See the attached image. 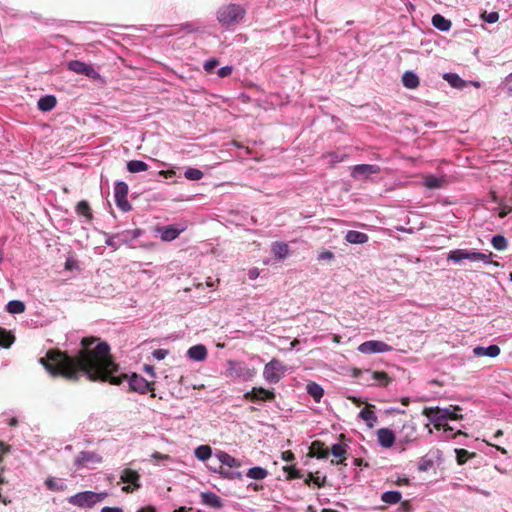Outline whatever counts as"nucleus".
I'll use <instances>...</instances> for the list:
<instances>
[{
  "mask_svg": "<svg viewBox=\"0 0 512 512\" xmlns=\"http://www.w3.org/2000/svg\"><path fill=\"white\" fill-rule=\"evenodd\" d=\"M39 363L52 377L72 382L85 377L92 382H108L116 386L128 381L130 391L140 394L150 391L151 397H155L154 382H148L135 373L130 377L125 373L119 374L120 367L113 359L110 346L97 337H84L75 356L56 348L49 349Z\"/></svg>",
  "mask_w": 512,
  "mask_h": 512,
  "instance_id": "nucleus-1",
  "label": "nucleus"
},
{
  "mask_svg": "<svg viewBox=\"0 0 512 512\" xmlns=\"http://www.w3.org/2000/svg\"><path fill=\"white\" fill-rule=\"evenodd\" d=\"M462 408L458 405H451L449 408L439 407H426L423 409V415H425L433 424L437 430L441 429V422L445 420H462L463 415L458 414Z\"/></svg>",
  "mask_w": 512,
  "mask_h": 512,
  "instance_id": "nucleus-2",
  "label": "nucleus"
},
{
  "mask_svg": "<svg viewBox=\"0 0 512 512\" xmlns=\"http://www.w3.org/2000/svg\"><path fill=\"white\" fill-rule=\"evenodd\" d=\"M246 15V10L239 4H228L220 7L217 11V20L224 26L229 27L240 23Z\"/></svg>",
  "mask_w": 512,
  "mask_h": 512,
  "instance_id": "nucleus-3",
  "label": "nucleus"
},
{
  "mask_svg": "<svg viewBox=\"0 0 512 512\" xmlns=\"http://www.w3.org/2000/svg\"><path fill=\"white\" fill-rule=\"evenodd\" d=\"M107 497L106 492L95 493L92 491L79 492L68 498V502L81 508H90Z\"/></svg>",
  "mask_w": 512,
  "mask_h": 512,
  "instance_id": "nucleus-4",
  "label": "nucleus"
},
{
  "mask_svg": "<svg viewBox=\"0 0 512 512\" xmlns=\"http://www.w3.org/2000/svg\"><path fill=\"white\" fill-rule=\"evenodd\" d=\"M285 372V365L280 360L273 358L264 366L263 377L269 383H278Z\"/></svg>",
  "mask_w": 512,
  "mask_h": 512,
  "instance_id": "nucleus-5",
  "label": "nucleus"
},
{
  "mask_svg": "<svg viewBox=\"0 0 512 512\" xmlns=\"http://www.w3.org/2000/svg\"><path fill=\"white\" fill-rule=\"evenodd\" d=\"M127 195L128 185L123 181L117 182L114 187V198L117 207L123 212H128L131 210V205L127 199Z\"/></svg>",
  "mask_w": 512,
  "mask_h": 512,
  "instance_id": "nucleus-6",
  "label": "nucleus"
},
{
  "mask_svg": "<svg viewBox=\"0 0 512 512\" xmlns=\"http://www.w3.org/2000/svg\"><path fill=\"white\" fill-rule=\"evenodd\" d=\"M227 375L243 380H250L255 375V369H251L243 363L229 361Z\"/></svg>",
  "mask_w": 512,
  "mask_h": 512,
  "instance_id": "nucleus-7",
  "label": "nucleus"
},
{
  "mask_svg": "<svg viewBox=\"0 0 512 512\" xmlns=\"http://www.w3.org/2000/svg\"><path fill=\"white\" fill-rule=\"evenodd\" d=\"M102 462V457L95 452L82 451L78 454L75 459V465L77 468H95L97 464Z\"/></svg>",
  "mask_w": 512,
  "mask_h": 512,
  "instance_id": "nucleus-8",
  "label": "nucleus"
},
{
  "mask_svg": "<svg viewBox=\"0 0 512 512\" xmlns=\"http://www.w3.org/2000/svg\"><path fill=\"white\" fill-rule=\"evenodd\" d=\"M120 479L123 483H128V484L133 485V486L126 485L122 488V490L126 493H131L135 489L140 488V483H139L140 475L135 470L125 468L121 473Z\"/></svg>",
  "mask_w": 512,
  "mask_h": 512,
  "instance_id": "nucleus-9",
  "label": "nucleus"
},
{
  "mask_svg": "<svg viewBox=\"0 0 512 512\" xmlns=\"http://www.w3.org/2000/svg\"><path fill=\"white\" fill-rule=\"evenodd\" d=\"M392 347L382 341L370 340L358 346V351L363 354L383 353L391 351Z\"/></svg>",
  "mask_w": 512,
  "mask_h": 512,
  "instance_id": "nucleus-10",
  "label": "nucleus"
},
{
  "mask_svg": "<svg viewBox=\"0 0 512 512\" xmlns=\"http://www.w3.org/2000/svg\"><path fill=\"white\" fill-rule=\"evenodd\" d=\"M67 68L74 73L82 74L93 79L99 77L98 72L90 64L79 60H72L68 62Z\"/></svg>",
  "mask_w": 512,
  "mask_h": 512,
  "instance_id": "nucleus-11",
  "label": "nucleus"
},
{
  "mask_svg": "<svg viewBox=\"0 0 512 512\" xmlns=\"http://www.w3.org/2000/svg\"><path fill=\"white\" fill-rule=\"evenodd\" d=\"M378 165L359 164L352 168L351 176L357 180L368 179L370 175L378 174L380 172Z\"/></svg>",
  "mask_w": 512,
  "mask_h": 512,
  "instance_id": "nucleus-12",
  "label": "nucleus"
},
{
  "mask_svg": "<svg viewBox=\"0 0 512 512\" xmlns=\"http://www.w3.org/2000/svg\"><path fill=\"white\" fill-rule=\"evenodd\" d=\"M244 398L252 402L272 401L275 399V393L263 387H254L251 391L244 394Z\"/></svg>",
  "mask_w": 512,
  "mask_h": 512,
  "instance_id": "nucleus-13",
  "label": "nucleus"
},
{
  "mask_svg": "<svg viewBox=\"0 0 512 512\" xmlns=\"http://www.w3.org/2000/svg\"><path fill=\"white\" fill-rule=\"evenodd\" d=\"M377 440L383 448H390L395 443V434L391 429L380 428L377 430Z\"/></svg>",
  "mask_w": 512,
  "mask_h": 512,
  "instance_id": "nucleus-14",
  "label": "nucleus"
},
{
  "mask_svg": "<svg viewBox=\"0 0 512 512\" xmlns=\"http://www.w3.org/2000/svg\"><path fill=\"white\" fill-rule=\"evenodd\" d=\"M308 455L318 459H326L329 455V449L325 447L323 442L315 440L311 443Z\"/></svg>",
  "mask_w": 512,
  "mask_h": 512,
  "instance_id": "nucleus-15",
  "label": "nucleus"
},
{
  "mask_svg": "<svg viewBox=\"0 0 512 512\" xmlns=\"http://www.w3.org/2000/svg\"><path fill=\"white\" fill-rule=\"evenodd\" d=\"M329 453H331L336 458V460H331V464L346 465L345 460L347 452L344 445L339 443L332 445L331 449L329 450Z\"/></svg>",
  "mask_w": 512,
  "mask_h": 512,
  "instance_id": "nucleus-16",
  "label": "nucleus"
},
{
  "mask_svg": "<svg viewBox=\"0 0 512 512\" xmlns=\"http://www.w3.org/2000/svg\"><path fill=\"white\" fill-rule=\"evenodd\" d=\"M501 350L498 345H490L488 347L477 346L473 349V354L477 357L488 356L495 358L500 354Z\"/></svg>",
  "mask_w": 512,
  "mask_h": 512,
  "instance_id": "nucleus-17",
  "label": "nucleus"
},
{
  "mask_svg": "<svg viewBox=\"0 0 512 512\" xmlns=\"http://www.w3.org/2000/svg\"><path fill=\"white\" fill-rule=\"evenodd\" d=\"M448 260L454 261L456 263L462 260H470L473 261V252H469L463 249H456L449 252L447 256Z\"/></svg>",
  "mask_w": 512,
  "mask_h": 512,
  "instance_id": "nucleus-18",
  "label": "nucleus"
},
{
  "mask_svg": "<svg viewBox=\"0 0 512 512\" xmlns=\"http://www.w3.org/2000/svg\"><path fill=\"white\" fill-rule=\"evenodd\" d=\"M368 239L367 234L355 230H349L345 235V240L351 244H364Z\"/></svg>",
  "mask_w": 512,
  "mask_h": 512,
  "instance_id": "nucleus-19",
  "label": "nucleus"
},
{
  "mask_svg": "<svg viewBox=\"0 0 512 512\" xmlns=\"http://www.w3.org/2000/svg\"><path fill=\"white\" fill-rule=\"evenodd\" d=\"M216 456L218 458L220 465L222 466H226L228 468L240 467V462L226 452L220 451Z\"/></svg>",
  "mask_w": 512,
  "mask_h": 512,
  "instance_id": "nucleus-20",
  "label": "nucleus"
},
{
  "mask_svg": "<svg viewBox=\"0 0 512 512\" xmlns=\"http://www.w3.org/2000/svg\"><path fill=\"white\" fill-rule=\"evenodd\" d=\"M431 22L436 29L443 32L449 31L450 28L452 27V22L446 19L441 14L433 15Z\"/></svg>",
  "mask_w": 512,
  "mask_h": 512,
  "instance_id": "nucleus-21",
  "label": "nucleus"
},
{
  "mask_svg": "<svg viewBox=\"0 0 512 512\" xmlns=\"http://www.w3.org/2000/svg\"><path fill=\"white\" fill-rule=\"evenodd\" d=\"M190 359L203 361L207 357V349L204 345H195L189 348L187 352Z\"/></svg>",
  "mask_w": 512,
  "mask_h": 512,
  "instance_id": "nucleus-22",
  "label": "nucleus"
},
{
  "mask_svg": "<svg viewBox=\"0 0 512 512\" xmlns=\"http://www.w3.org/2000/svg\"><path fill=\"white\" fill-rule=\"evenodd\" d=\"M214 472L219 473L223 478L234 480L241 479L242 474L237 470H232L233 468H228L226 466L219 465L218 468H211Z\"/></svg>",
  "mask_w": 512,
  "mask_h": 512,
  "instance_id": "nucleus-23",
  "label": "nucleus"
},
{
  "mask_svg": "<svg viewBox=\"0 0 512 512\" xmlns=\"http://www.w3.org/2000/svg\"><path fill=\"white\" fill-rule=\"evenodd\" d=\"M161 232V239L163 241H172L178 237L181 230L176 228L174 225H168L165 227L158 228Z\"/></svg>",
  "mask_w": 512,
  "mask_h": 512,
  "instance_id": "nucleus-24",
  "label": "nucleus"
},
{
  "mask_svg": "<svg viewBox=\"0 0 512 512\" xmlns=\"http://www.w3.org/2000/svg\"><path fill=\"white\" fill-rule=\"evenodd\" d=\"M374 408V405L369 404L359 413L361 419H363L369 427H373L374 423L377 421V416L373 410Z\"/></svg>",
  "mask_w": 512,
  "mask_h": 512,
  "instance_id": "nucleus-25",
  "label": "nucleus"
},
{
  "mask_svg": "<svg viewBox=\"0 0 512 512\" xmlns=\"http://www.w3.org/2000/svg\"><path fill=\"white\" fill-rule=\"evenodd\" d=\"M202 502L213 508L222 507V501L218 495L213 492H204L201 494Z\"/></svg>",
  "mask_w": 512,
  "mask_h": 512,
  "instance_id": "nucleus-26",
  "label": "nucleus"
},
{
  "mask_svg": "<svg viewBox=\"0 0 512 512\" xmlns=\"http://www.w3.org/2000/svg\"><path fill=\"white\" fill-rule=\"evenodd\" d=\"M402 83L408 89H416L419 84V77L412 71H406L402 76Z\"/></svg>",
  "mask_w": 512,
  "mask_h": 512,
  "instance_id": "nucleus-27",
  "label": "nucleus"
},
{
  "mask_svg": "<svg viewBox=\"0 0 512 512\" xmlns=\"http://www.w3.org/2000/svg\"><path fill=\"white\" fill-rule=\"evenodd\" d=\"M306 391L316 402H320L324 395L323 388L315 382H309L306 385Z\"/></svg>",
  "mask_w": 512,
  "mask_h": 512,
  "instance_id": "nucleus-28",
  "label": "nucleus"
},
{
  "mask_svg": "<svg viewBox=\"0 0 512 512\" xmlns=\"http://www.w3.org/2000/svg\"><path fill=\"white\" fill-rule=\"evenodd\" d=\"M57 104V100L52 95L43 96L38 101V108L43 112L51 111Z\"/></svg>",
  "mask_w": 512,
  "mask_h": 512,
  "instance_id": "nucleus-29",
  "label": "nucleus"
},
{
  "mask_svg": "<svg viewBox=\"0 0 512 512\" xmlns=\"http://www.w3.org/2000/svg\"><path fill=\"white\" fill-rule=\"evenodd\" d=\"M76 213L79 216H83L86 220L91 221L93 219V214L90 208L89 203L86 200H81L76 205Z\"/></svg>",
  "mask_w": 512,
  "mask_h": 512,
  "instance_id": "nucleus-30",
  "label": "nucleus"
},
{
  "mask_svg": "<svg viewBox=\"0 0 512 512\" xmlns=\"http://www.w3.org/2000/svg\"><path fill=\"white\" fill-rule=\"evenodd\" d=\"M366 372L371 373L372 379L377 381L379 383V385L382 386V387H387L391 383L392 379L384 371H373V372H371L370 370H366Z\"/></svg>",
  "mask_w": 512,
  "mask_h": 512,
  "instance_id": "nucleus-31",
  "label": "nucleus"
},
{
  "mask_svg": "<svg viewBox=\"0 0 512 512\" xmlns=\"http://www.w3.org/2000/svg\"><path fill=\"white\" fill-rule=\"evenodd\" d=\"M272 252L275 258L283 260L289 253V247L286 243L275 242L272 246Z\"/></svg>",
  "mask_w": 512,
  "mask_h": 512,
  "instance_id": "nucleus-32",
  "label": "nucleus"
},
{
  "mask_svg": "<svg viewBox=\"0 0 512 512\" xmlns=\"http://www.w3.org/2000/svg\"><path fill=\"white\" fill-rule=\"evenodd\" d=\"M402 494L399 491H387L381 496V500L387 504H397L401 501Z\"/></svg>",
  "mask_w": 512,
  "mask_h": 512,
  "instance_id": "nucleus-33",
  "label": "nucleus"
},
{
  "mask_svg": "<svg viewBox=\"0 0 512 512\" xmlns=\"http://www.w3.org/2000/svg\"><path fill=\"white\" fill-rule=\"evenodd\" d=\"M127 170L130 173H138L148 170V165L141 160H131L127 163Z\"/></svg>",
  "mask_w": 512,
  "mask_h": 512,
  "instance_id": "nucleus-34",
  "label": "nucleus"
},
{
  "mask_svg": "<svg viewBox=\"0 0 512 512\" xmlns=\"http://www.w3.org/2000/svg\"><path fill=\"white\" fill-rule=\"evenodd\" d=\"M194 454L197 459L205 461L211 457L212 449L209 445H200L195 449Z\"/></svg>",
  "mask_w": 512,
  "mask_h": 512,
  "instance_id": "nucleus-35",
  "label": "nucleus"
},
{
  "mask_svg": "<svg viewBox=\"0 0 512 512\" xmlns=\"http://www.w3.org/2000/svg\"><path fill=\"white\" fill-rule=\"evenodd\" d=\"M46 487L53 492H61L64 491L66 486L63 482L56 480L53 477H49L45 481Z\"/></svg>",
  "mask_w": 512,
  "mask_h": 512,
  "instance_id": "nucleus-36",
  "label": "nucleus"
},
{
  "mask_svg": "<svg viewBox=\"0 0 512 512\" xmlns=\"http://www.w3.org/2000/svg\"><path fill=\"white\" fill-rule=\"evenodd\" d=\"M6 308L11 314H21L25 311V304L19 300H11L8 302Z\"/></svg>",
  "mask_w": 512,
  "mask_h": 512,
  "instance_id": "nucleus-37",
  "label": "nucleus"
},
{
  "mask_svg": "<svg viewBox=\"0 0 512 512\" xmlns=\"http://www.w3.org/2000/svg\"><path fill=\"white\" fill-rule=\"evenodd\" d=\"M14 340V335L0 327V346L9 348L13 344Z\"/></svg>",
  "mask_w": 512,
  "mask_h": 512,
  "instance_id": "nucleus-38",
  "label": "nucleus"
},
{
  "mask_svg": "<svg viewBox=\"0 0 512 512\" xmlns=\"http://www.w3.org/2000/svg\"><path fill=\"white\" fill-rule=\"evenodd\" d=\"M246 475L251 479L262 480L268 475V471L262 467H253L248 470Z\"/></svg>",
  "mask_w": 512,
  "mask_h": 512,
  "instance_id": "nucleus-39",
  "label": "nucleus"
},
{
  "mask_svg": "<svg viewBox=\"0 0 512 512\" xmlns=\"http://www.w3.org/2000/svg\"><path fill=\"white\" fill-rule=\"evenodd\" d=\"M492 255H493V253H491V252L489 254H485L482 252L473 251V261H483L484 263L492 264V265L498 267L499 262L493 261L490 259Z\"/></svg>",
  "mask_w": 512,
  "mask_h": 512,
  "instance_id": "nucleus-40",
  "label": "nucleus"
},
{
  "mask_svg": "<svg viewBox=\"0 0 512 512\" xmlns=\"http://www.w3.org/2000/svg\"><path fill=\"white\" fill-rule=\"evenodd\" d=\"M325 159H329V163L331 166H334L336 163L342 162L346 159V154H341L339 152H327L322 156Z\"/></svg>",
  "mask_w": 512,
  "mask_h": 512,
  "instance_id": "nucleus-41",
  "label": "nucleus"
},
{
  "mask_svg": "<svg viewBox=\"0 0 512 512\" xmlns=\"http://www.w3.org/2000/svg\"><path fill=\"white\" fill-rule=\"evenodd\" d=\"M492 246L496 250H505L508 246L507 239L503 235H495L491 240Z\"/></svg>",
  "mask_w": 512,
  "mask_h": 512,
  "instance_id": "nucleus-42",
  "label": "nucleus"
},
{
  "mask_svg": "<svg viewBox=\"0 0 512 512\" xmlns=\"http://www.w3.org/2000/svg\"><path fill=\"white\" fill-rule=\"evenodd\" d=\"M455 452H456L457 462L460 465L466 463L469 458H472L475 456V453H471L468 450L463 449V448L456 449Z\"/></svg>",
  "mask_w": 512,
  "mask_h": 512,
  "instance_id": "nucleus-43",
  "label": "nucleus"
},
{
  "mask_svg": "<svg viewBox=\"0 0 512 512\" xmlns=\"http://www.w3.org/2000/svg\"><path fill=\"white\" fill-rule=\"evenodd\" d=\"M443 78L455 88H459L463 85V80L455 73H445Z\"/></svg>",
  "mask_w": 512,
  "mask_h": 512,
  "instance_id": "nucleus-44",
  "label": "nucleus"
},
{
  "mask_svg": "<svg viewBox=\"0 0 512 512\" xmlns=\"http://www.w3.org/2000/svg\"><path fill=\"white\" fill-rule=\"evenodd\" d=\"M184 176L188 180L198 181L203 178L204 174L201 170L197 168H188L185 171Z\"/></svg>",
  "mask_w": 512,
  "mask_h": 512,
  "instance_id": "nucleus-45",
  "label": "nucleus"
},
{
  "mask_svg": "<svg viewBox=\"0 0 512 512\" xmlns=\"http://www.w3.org/2000/svg\"><path fill=\"white\" fill-rule=\"evenodd\" d=\"M442 184L443 180L433 175L427 176L424 182V185L429 189L440 188Z\"/></svg>",
  "mask_w": 512,
  "mask_h": 512,
  "instance_id": "nucleus-46",
  "label": "nucleus"
},
{
  "mask_svg": "<svg viewBox=\"0 0 512 512\" xmlns=\"http://www.w3.org/2000/svg\"><path fill=\"white\" fill-rule=\"evenodd\" d=\"M283 469L287 472V480L299 479L302 477L301 472L294 466H285Z\"/></svg>",
  "mask_w": 512,
  "mask_h": 512,
  "instance_id": "nucleus-47",
  "label": "nucleus"
},
{
  "mask_svg": "<svg viewBox=\"0 0 512 512\" xmlns=\"http://www.w3.org/2000/svg\"><path fill=\"white\" fill-rule=\"evenodd\" d=\"M481 19L487 23H495L499 20V13L498 12H486L484 11L481 15H480Z\"/></svg>",
  "mask_w": 512,
  "mask_h": 512,
  "instance_id": "nucleus-48",
  "label": "nucleus"
},
{
  "mask_svg": "<svg viewBox=\"0 0 512 512\" xmlns=\"http://www.w3.org/2000/svg\"><path fill=\"white\" fill-rule=\"evenodd\" d=\"M434 465V462L431 459H422L419 463L418 469L422 472H427Z\"/></svg>",
  "mask_w": 512,
  "mask_h": 512,
  "instance_id": "nucleus-49",
  "label": "nucleus"
},
{
  "mask_svg": "<svg viewBox=\"0 0 512 512\" xmlns=\"http://www.w3.org/2000/svg\"><path fill=\"white\" fill-rule=\"evenodd\" d=\"M334 258V254L333 252L329 251V250H322L319 254H318V260L319 261H329V260H332Z\"/></svg>",
  "mask_w": 512,
  "mask_h": 512,
  "instance_id": "nucleus-50",
  "label": "nucleus"
},
{
  "mask_svg": "<svg viewBox=\"0 0 512 512\" xmlns=\"http://www.w3.org/2000/svg\"><path fill=\"white\" fill-rule=\"evenodd\" d=\"M232 71H233L232 66H224L217 71V74L220 78H224V77L231 75Z\"/></svg>",
  "mask_w": 512,
  "mask_h": 512,
  "instance_id": "nucleus-51",
  "label": "nucleus"
},
{
  "mask_svg": "<svg viewBox=\"0 0 512 512\" xmlns=\"http://www.w3.org/2000/svg\"><path fill=\"white\" fill-rule=\"evenodd\" d=\"M217 65H218V60L210 59L205 62L204 69L206 72L211 73Z\"/></svg>",
  "mask_w": 512,
  "mask_h": 512,
  "instance_id": "nucleus-52",
  "label": "nucleus"
},
{
  "mask_svg": "<svg viewBox=\"0 0 512 512\" xmlns=\"http://www.w3.org/2000/svg\"><path fill=\"white\" fill-rule=\"evenodd\" d=\"M168 354V351L165 349H156L153 351L152 355L157 360H163Z\"/></svg>",
  "mask_w": 512,
  "mask_h": 512,
  "instance_id": "nucleus-53",
  "label": "nucleus"
},
{
  "mask_svg": "<svg viewBox=\"0 0 512 512\" xmlns=\"http://www.w3.org/2000/svg\"><path fill=\"white\" fill-rule=\"evenodd\" d=\"M510 212H512V206H510L508 204H503V205H501V208H500L499 217L504 218Z\"/></svg>",
  "mask_w": 512,
  "mask_h": 512,
  "instance_id": "nucleus-54",
  "label": "nucleus"
},
{
  "mask_svg": "<svg viewBox=\"0 0 512 512\" xmlns=\"http://www.w3.org/2000/svg\"><path fill=\"white\" fill-rule=\"evenodd\" d=\"M295 458L294 454L288 450V451H285L282 453V459L286 462H290V461H293Z\"/></svg>",
  "mask_w": 512,
  "mask_h": 512,
  "instance_id": "nucleus-55",
  "label": "nucleus"
},
{
  "mask_svg": "<svg viewBox=\"0 0 512 512\" xmlns=\"http://www.w3.org/2000/svg\"><path fill=\"white\" fill-rule=\"evenodd\" d=\"M151 456L155 460H168L169 459V455L162 454V453L157 452V451H155Z\"/></svg>",
  "mask_w": 512,
  "mask_h": 512,
  "instance_id": "nucleus-56",
  "label": "nucleus"
},
{
  "mask_svg": "<svg viewBox=\"0 0 512 512\" xmlns=\"http://www.w3.org/2000/svg\"><path fill=\"white\" fill-rule=\"evenodd\" d=\"M175 171L173 169H170V170H161L159 171V175L165 177V178H172L173 176H175Z\"/></svg>",
  "mask_w": 512,
  "mask_h": 512,
  "instance_id": "nucleus-57",
  "label": "nucleus"
},
{
  "mask_svg": "<svg viewBox=\"0 0 512 512\" xmlns=\"http://www.w3.org/2000/svg\"><path fill=\"white\" fill-rule=\"evenodd\" d=\"M313 483L315 485H317L318 487H323L326 484V477H323L322 479H320V477H318V476L314 477L313 478Z\"/></svg>",
  "mask_w": 512,
  "mask_h": 512,
  "instance_id": "nucleus-58",
  "label": "nucleus"
},
{
  "mask_svg": "<svg viewBox=\"0 0 512 512\" xmlns=\"http://www.w3.org/2000/svg\"><path fill=\"white\" fill-rule=\"evenodd\" d=\"M101 512H122V509L118 507H103Z\"/></svg>",
  "mask_w": 512,
  "mask_h": 512,
  "instance_id": "nucleus-59",
  "label": "nucleus"
},
{
  "mask_svg": "<svg viewBox=\"0 0 512 512\" xmlns=\"http://www.w3.org/2000/svg\"><path fill=\"white\" fill-rule=\"evenodd\" d=\"M183 29L187 30L189 33L198 31V28H194L191 24L187 23L183 25Z\"/></svg>",
  "mask_w": 512,
  "mask_h": 512,
  "instance_id": "nucleus-60",
  "label": "nucleus"
},
{
  "mask_svg": "<svg viewBox=\"0 0 512 512\" xmlns=\"http://www.w3.org/2000/svg\"><path fill=\"white\" fill-rule=\"evenodd\" d=\"M401 508H402L405 512H410L411 505H410L409 501H403V502H401Z\"/></svg>",
  "mask_w": 512,
  "mask_h": 512,
  "instance_id": "nucleus-61",
  "label": "nucleus"
},
{
  "mask_svg": "<svg viewBox=\"0 0 512 512\" xmlns=\"http://www.w3.org/2000/svg\"><path fill=\"white\" fill-rule=\"evenodd\" d=\"M137 512H156V509L153 506H146L139 509Z\"/></svg>",
  "mask_w": 512,
  "mask_h": 512,
  "instance_id": "nucleus-62",
  "label": "nucleus"
},
{
  "mask_svg": "<svg viewBox=\"0 0 512 512\" xmlns=\"http://www.w3.org/2000/svg\"><path fill=\"white\" fill-rule=\"evenodd\" d=\"M506 84L508 86V90L512 92V73L507 76Z\"/></svg>",
  "mask_w": 512,
  "mask_h": 512,
  "instance_id": "nucleus-63",
  "label": "nucleus"
},
{
  "mask_svg": "<svg viewBox=\"0 0 512 512\" xmlns=\"http://www.w3.org/2000/svg\"><path fill=\"white\" fill-rule=\"evenodd\" d=\"M173 512H192V508L180 507V508L174 510Z\"/></svg>",
  "mask_w": 512,
  "mask_h": 512,
  "instance_id": "nucleus-64",
  "label": "nucleus"
}]
</instances>
